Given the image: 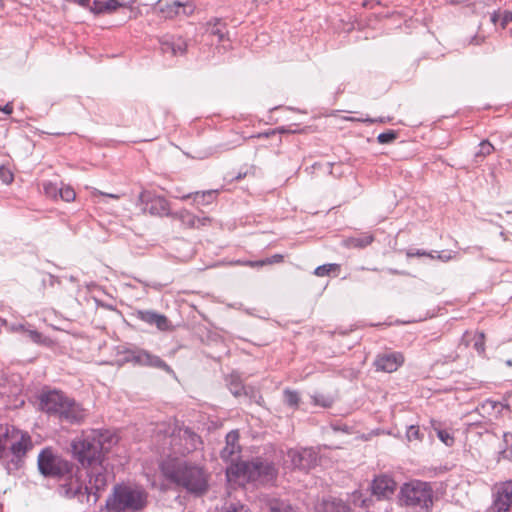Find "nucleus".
<instances>
[{"label": "nucleus", "mask_w": 512, "mask_h": 512, "mask_svg": "<svg viewBox=\"0 0 512 512\" xmlns=\"http://www.w3.org/2000/svg\"><path fill=\"white\" fill-rule=\"evenodd\" d=\"M133 316L150 326H156L159 331H168L171 328L169 319L154 310H136Z\"/></svg>", "instance_id": "f3484780"}, {"label": "nucleus", "mask_w": 512, "mask_h": 512, "mask_svg": "<svg viewBox=\"0 0 512 512\" xmlns=\"http://www.w3.org/2000/svg\"><path fill=\"white\" fill-rule=\"evenodd\" d=\"M105 9H108L109 14L115 12L117 9L122 8L119 0H106Z\"/></svg>", "instance_id": "de8ad7c7"}, {"label": "nucleus", "mask_w": 512, "mask_h": 512, "mask_svg": "<svg viewBox=\"0 0 512 512\" xmlns=\"http://www.w3.org/2000/svg\"><path fill=\"white\" fill-rule=\"evenodd\" d=\"M399 498L405 506L428 512L433 506V489L428 482L411 480L403 484Z\"/></svg>", "instance_id": "6e6552de"}, {"label": "nucleus", "mask_w": 512, "mask_h": 512, "mask_svg": "<svg viewBox=\"0 0 512 512\" xmlns=\"http://www.w3.org/2000/svg\"><path fill=\"white\" fill-rule=\"evenodd\" d=\"M160 471L169 483L193 496H203L209 489V474L198 464L173 458L163 461Z\"/></svg>", "instance_id": "f03ea898"}, {"label": "nucleus", "mask_w": 512, "mask_h": 512, "mask_svg": "<svg viewBox=\"0 0 512 512\" xmlns=\"http://www.w3.org/2000/svg\"><path fill=\"white\" fill-rule=\"evenodd\" d=\"M210 222V218L207 216L197 217L196 219V227L205 226Z\"/></svg>", "instance_id": "5fc2aeb1"}, {"label": "nucleus", "mask_w": 512, "mask_h": 512, "mask_svg": "<svg viewBox=\"0 0 512 512\" xmlns=\"http://www.w3.org/2000/svg\"><path fill=\"white\" fill-rule=\"evenodd\" d=\"M0 111L6 115H10L13 113V105L11 103H7L3 107H0Z\"/></svg>", "instance_id": "6e6d98bb"}, {"label": "nucleus", "mask_w": 512, "mask_h": 512, "mask_svg": "<svg viewBox=\"0 0 512 512\" xmlns=\"http://www.w3.org/2000/svg\"><path fill=\"white\" fill-rule=\"evenodd\" d=\"M511 406H512V396H505V397H503L502 401L486 399L477 406L476 410L483 417H490L493 414H495V415L501 414L504 411V409H510Z\"/></svg>", "instance_id": "6ab92c4d"}, {"label": "nucleus", "mask_w": 512, "mask_h": 512, "mask_svg": "<svg viewBox=\"0 0 512 512\" xmlns=\"http://www.w3.org/2000/svg\"><path fill=\"white\" fill-rule=\"evenodd\" d=\"M31 447V437L28 433H22L17 441L11 443L10 449L8 451L9 455L12 454V458L5 463V470L8 474L13 473L20 468L22 458Z\"/></svg>", "instance_id": "9b49d317"}, {"label": "nucleus", "mask_w": 512, "mask_h": 512, "mask_svg": "<svg viewBox=\"0 0 512 512\" xmlns=\"http://www.w3.org/2000/svg\"><path fill=\"white\" fill-rule=\"evenodd\" d=\"M395 480L388 475L376 476L371 482V493L377 499H388L390 498L396 489Z\"/></svg>", "instance_id": "2eb2a0df"}, {"label": "nucleus", "mask_w": 512, "mask_h": 512, "mask_svg": "<svg viewBox=\"0 0 512 512\" xmlns=\"http://www.w3.org/2000/svg\"><path fill=\"white\" fill-rule=\"evenodd\" d=\"M37 466L43 477L63 482L58 487L61 496L74 499V496L80 493V468L73 462L55 454L50 448H44L38 455Z\"/></svg>", "instance_id": "f257e3e1"}, {"label": "nucleus", "mask_w": 512, "mask_h": 512, "mask_svg": "<svg viewBox=\"0 0 512 512\" xmlns=\"http://www.w3.org/2000/svg\"><path fill=\"white\" fill-rule=\"evenodd\" d=\"M503 443L504 448L499 452L500 458L512 461V433H504Z\"/></svg>", "instance_id": "473e14b6"}, {"label": "nucleus", "mask_w": 512, "mask_h": 512, "mask_svg": "<svg viewBox=\"0 0 512 512\" xmlns=\"http://www.w3.org/2000/svg\"><path fill=\"white\" fill-rule=\"evenodd\" d=\"M374 241V236L370 233H363L359 236L349 237L344 243L348 248L363 249Z\"/></svg>", "instance_id": "5701e85b"}, {"label": "nucleus", "mask_w": 512, "mask_h": 512, "mask_svg": "<svg viewBox=\"0 0 512 512\" xmlns=\"http://www.w3.org/2000/svg\"><path fill=\"white\" fill-rule=\"evenodd\" d=\"M269 512H297L296 508L284 499L273 498L268 501Z\"/></svg>", "instance_id": "bb28decb"}, {"label": "nucleus", "mask_w": 512, "mask_h": 512, "mask_svg": "<svg viewBox=\"0 0 512 512\" xmlns=\"http://www.w3.org/2000/svg\"><path fill=\"white\" fill-rule=\"evenodd\" d=\"M179 448L176 451L181 455H187L196 451L201 445V437L191 428L178 429Z\"/></svg>", "instance_id": "ddd939ff"}, {"label": "nucleus", "mask_w": 512, "mask_h": 512, "mask_svg": "<svg viewBox=\"0 0 512 512\" xmlns=\"http://www.w3.org/2000/svg\"><path fill=\"white\" fill-rule=\"evenodd\" d=\"M124 360L135 365L160 369L166 371L169 374L174 373L173 369L164 360L144 349H127L124 352Z\"/></svg>", "instance_id": "1a4fd4ad"}, {"label": "nucleus", "mask_w": 512, "mask_h": 512, "mask_svg": "<svg viewBox=\"0 0 512 512\" xmlns=\"http://www.w3.org/2000/svg\"><path fill=\"white\" fill-rule=\"evenodd\" d=\"M339 269L336 263L323 264L315 268L314 274L319 277L328 276L332 271Z\"/></svg>", "instance_id": "c9c22d12"}, {"label": "nucleus", "mask_w": 512, "mask_h": 512, "mask_svg": "<svg viewBox=\"0 0 512 512\" xmlns=\"http://www.w3.org/2000/svg\"><path fill=\"white\" fill-rule=\"evenodd\" d=\"M160 50L163 54L183 56L187 52L188 43L182 36L166 35L159 40Z\"/></svg>", "instance_id": "dca6fc26"}, {"label": "nucleus", "mask_w": 512, "mask_h": 512, "mask_svg": "<svg viewBox=\"0 0 512 512\" xmlns=\"http://www.w3.org/2000/svg\"><path fill=\"white\" fill-rule=\"evenodd\" d=\"M492 512H512V480L499 487L491 506Z\"/></svg>", "instance_id": "4468645a"}, {"label": "nucleus", "mask_w": 512, "mask_h": 512, "mask_svg": "<svg viewBox=\"0 0 512 512\" xmlns=\"http://www.w3.org/2000/svg\"><path fill=\"white\" fill-rule=\"evenodd\" d=\"M220 512H247V509L241 503H225Z\"/></svg>", "instance_id": "37998d69"}, {"label": "nucleus", "mask_w": 512, "mask_h": 512, "mask_svg": "<svg viewBox=\"0 0 512 512\" xmlns=\"http://www.w3.org/2000/svg\"><path fill=\"white\" fill-rule=\"evenodd\" d=\"M505 364H506L507 366L511 367V366H512V360H511V359L506 360V361H505Z\"/></svg>", "instance_id": "774afa93"}, {"label": "nucleus", "mask_w": 512, "mask_h": 512, "mask_svg": "<svg viewBox=\"0 0 512 512\" xmlns=\"http://www.w3.org/2000/svg\"><path fill=\"white\" fill-rule=\"evenodd\" d=\"M332 428L334 431H344V432H347L349 431V427L345 424H334L332 425Z\"/></svg>", "instance_id": "bf43d9fd"}, {"label": "nucleus", "mask_w": 512, "mask_h": 512, "mask_svg": "<svg viewBox=\"0 0 512 512\" xmlns=\"http://www.w3.org/2000/svg\"><path fill=\"white\" fill-rule=\"evenodd\" d=\"M216 190H208L203 192L189 193L181 196L182 200L193 198L194 203L208 205L216 198Z\"/></svg>", "instance_id": "b1692460"}, {"label": "nucleus", "mask_w": 512, "mask_h": 512, "mask_svg": "<svg viewBox=\"0 0 512 512\" xmlns=\"http://www.w3.org/2000/svg\"><path fill=\"white\" fill-rule=\"evenodd\" d=\"M432 427L437 432V437L443 442L446 446H452L454 443L453 436L445 429H442L437 421H431Z\"/></svg>", "instance_id": "2f4dec72"}, {"label": "nucleus", "mask_w": 512, "mask_h": 512, "mask_svg": "<svg viewBox=\"0 0 512 512\" xmlns=\"http://www.w3.org/2000/svg\"><path fill=\"white\" fill-rule=\"evenodd\" d=\"M500 18H501V22H500V26L501 28H505V26L512 22V12L511 11H508V10H504V11H500Z\"/></svg>", "instance_id": "49530a36"}, {"label": "nucleus", "mask_w": 512, "mask_h": 512, "mask_svg": "<svg viewBox=\"0 0 512 512\" xmlns=\"http://www.w3.org/2000/svg\"><path fill=\"white\" fill-rule=\"evenodd\" d=\"M404 363V356L400 352L379 354L376 356L373 365L377 371L392 373Z\"/></svg>", "instance_id": "a211bd4d"}, {"label": "nucleus", "mask_w": 512, "mask_h": 512, "mask_svg": "<svg viewBox=\"0 0 512 512\" xmlns=\"http://www.w3.org/2000/svg\"><path fill=\"white\" fill-rule=\"evenodd\" d=\"M171 218L178 219L184 226L188 228H194L196 227V219L197 216H195L193 213L188 211L187 209H181L179 211H172Z\"/></svg>", "instance_id": "c85d7f7f"}, {"label": "nucleus", "mask_w": 512, "mask_h": 512, "mask_svg": "<svg viewBox=\"0 0 512 512\" xmlns=\"http://www.w3.org/2000/svg\"><path fill=\"white\" fill-rule=\"evenodd\" d=\"M334 401V398L329 394L315 392L314 394L311 395V403L314 406L330 408L334 404Z\"/></svg>", "instance_id": "7c9ffc66"}, {"label": "nucleus", "mask_w": 512, "mask_h": 512, "mask_svg": "<svg viewBox=\"0 0 512 512\" xmlns=\"http://www.w3.org/2000/svg\"><path fill=\"white\" fill-rule=\"evenodd\" d=\"M283 261V255L281 254H274L270 257H267L265 259L256 260V261H237L238 264L249 266V267H262L264 265H271L280 263Z\"/></svg>", "instance_id": "c756f323"}, {"label": "nucleus", "mask_w": 512, "mask_h": 512, "mask_svg": "<svg viewBox=\"0 0 512 512\" xmlns=\"http://www.w3.org/2000/svg\"><path fill=\"white\" fill-rule=\"evenodd\" d=\"M195 11V4L192 1H181L180 15L190 16Z\"/></svg>", "instance_id": "c03bdc74"}, {"label": "nucleus", "mask_w": 512, "mask_h": 512, "mask_svg": "<svg viewBox=\"0 0 512 512\" xmlns=\"http://www.w3.org/2000/svg\"><path fill=\"white\" fill-rule=\"evenodd\" d=\"M407 257H422L429 255L426 251L421 249H409L406 253Z\"/></svg>", "instance_id": "603ef678"}, {"label": "nucleus", "mask_w": 512, "mask_h": 512, "mask_svg": "<svg viewBox=\"0 0 512 512\" xmlns=\"http://www.w3.org/2000/svg\"><path fill=\"white\" fill-rule=\"evenodd\" d=\"M398 137V132L395 130H387L385 132L380 133L377 136V141L380 144H390Z\"/></svg>", "instance_id": "4c0bfd02"}, {"label": "nucleus", "mask_w": 512, "mask_h": 512, "mask_svg": "<svg viewBox=\"0 0 512 512\" xmlns=\"http://www.w3.org/2000/svg\"><path fill=\"white\" fill-rule=\"evenodd\" d=\"M89 470L87 471L88 484L84 485L82 481L81 471L78 473V483L80 486V493L75 495L74 498H77L81 503L90 502L91 497L92 502L96 503L100 497V492L103 491L108 484V471L103 466V462H99V464L88 465Z\"/></svg>", "instance_id": "0eeeda50"}, {"label": "nucleus", "mask_w": 512, "mask_h": 512, "mask_svg": "<svg viewBox=\"0 0 512 512\" xmlns=\"http://www.w3.org/2000/svg\"><path fill=\"white\" fill-rule=\"evenodd\" d=\"M139 205L142 211L152 216L170 217L172 215L167 199L151 191L144 190L139 194Z\"/></svg>", "instance_id": "9d476101"}, {"label": "nucleus", "mask_w": 512, "mask_h": 512, "mask_svg": "<svg viewBox=\"0 0 512 512\" xmlns=\"http://www.w3.org/2000/svg\"><path fill=\"white\" fill-rule=\"evenodd\" d=\"M8 458H9V451L6 448L5 443H3L2 440H0V461L2 462L4 467H5V463L7 461H9Z\"/></svg>", "instance_id": "09e8293b"}, {"label": "nucleus", "mask_w": 512, "mask_h": 512, "mask_svg": "<svg viewBox=\"0 0 512 512\" xmlns=\"http://www.w3.org/2000/svg\"><path fill=\"white\" fill-rule=\"evenodd\" d=\"M104 6L105 1L94 0L92 5L89 4L87 9H89V11L94 15L109 14L108 9H105Z\"/></svg>", "instance_id": "a19ab883"}, {"label": "nucleus", "mask_w": 512, "mask_h": 512, "mask_svg": "<svg viewBox=\"0 0 512 512\" xmlns=\"http://www.w3.org/2000/svg\"><path fill=\"white\" fill-rule=\"evenodd\" d=\"M361 506L362 507H368L367 505V500L366 499H363L362 502H361Z\"/></svg>", "instance_id": "69168bd1"}, {"label": "nucleus", "mask_w": 512, "mask_h": 512, "mask_svg": "<svg viewBox=\"0 0 512 512\" xmlns=\"http://www.w3.org/2000/svg\"><path fill=\"white\" fill-rule=\"evenodd\" d=\"M473 347L475 351L480 355L483 356L485 354V334L484 332L477 333Z\"/></svg>", "instance_id": "ea45409f"}, {"label": "nucleus", "mask_w": 512, "mask_h": 512, "mask_svg": "<svg viewBox=\"0 0 512 512\" xmlns=\"http://www.w3.org/2000/svg\"><path fill=\"white\" fill-rule=\"evenodd\" d=\"M235 474L245 477L249 482L260 484L273 483L278 476V468L274 462L261 457L248 461H240L235 465Z\"/></svg>", "instance_id": "423d86ee"}, {"label": "nucleus", "mask_w": 512, "mask_h": 512, "mask_svg": "<svg viewBox=\"0 0 512 512\" xmlns=\"http://www.w3.org/2000/svg\"><path fill=\"white\" fill-rule=\"evenodd\" d=\"M239 441V432L238 430H231L227 433L225 437L226 445L220 451V457L223 461L228 462L232 461V457L235 453H239L241 451V447L238 444Z\"/></svg>", "instance_id": "aec40b11"}, {"label": "nucleus", "mask_w": 512, "mask_h": 512, "mask_svg": "<svg viewBox=\"0 0 512 512\" xmlns=\"http://www.w3.org/2000/svg\"><path fill=\"white\" fill-rule=\"evenodd\" d=\"M275 130H277V132H276V133H280V134H281V133H285V132H286V129H285L284 127H278V128H276Z\"/></svg>", "instance_id": "e2e57ef3"}, {"label": "nucleus", "mask_w": 512, "mask_h": 512, "mask_svg": "<svg viewBox=\"0 0 512 512\" xmlns=\"http://www.w3.org/2000/svg\"><path fill=\"white\" fill-rule=\"evenodd\" d=\"M30 339L35 343H41L43 339V335L37 330H29L28 331Z\"/></svg>", "instance_id": "3c124183"}, {"label": "nucleus", "mask_w": 512, "mask_h": 512, "mask_svg": "<svg viewBox=\"0 0 512 512\" xmlns=\"http://www.w3.org/2000/svg\"><path fill=\"white\" fill-rule=\"evenodd\" d=\"M207 25H208L207 31L211 35L217 36L219 42H222L225 40V37L228 33L225 22H223L219 18H215V19L209 21Z\"/></svg>", "instance_id": "393cba45"}, {"label": "nucleus", "mask_w": 512, "mask_h": 512, "mask_svg": "<svg viewBox=\"0 0 512 512\" xmlns=\"http://www.w3.org/2000/svg\"><path fill=\"white\" fill-rule=\"evenodd\" d=\"M0 179L4 184H10L13 181L12 172L5 166H0Z\"/></svg>", "instance_id": "a18cd8bd"}, {"label": "nucleus", "mask_w": 512, "mask_h": 512, "mask_svg": "<svg viewBox=\"0 0 512 512\" xmlns=\"http://www.w3.org/2000/svg\"><path fill=\"white\" fill-rule=\"evenodd\" d=\"M424 433L421 432L419 426L417 425H409L406 429V438L409 442L418 441L421 442L423 440Z\"/></svg>", "instance_id": "f704fd0d"}, {"label": "nucleus", "mask_w": 512, "mask_h": 512, "mask_svg": "<svg viewBox=\"0 0 512 512\" xmlns=\"http://www.w3.org/2000/svg\"><path fill=\"white\" fill-rule=\"evenodd\" d=\"M317 512H349L350 506L347 502L336 497H326L316 507Z\"/></svg>", "instance_id": "412c9836"}, {"label": "nucleus", "mask_w": 512, "mask_h": 512, "mask_svg": "<svg viewBox=\"0 0 512 512\" xmlns=\"http://www.w3.org/2000/svg\"><path fill=\"white\" fill-rule=\"evenodd\" d=\"M481 251H482V247H479V246L468 247L465 249L466 253H475V252H481Z\"/></svg>", "instance_id": "052dcab7"}, {"label": "nucleus", "mask_w": 512, "mask_h": 512, "mask_svg": "<svg viewBox=\"0 0 512 512\" xmlns=\"http://www.w3.org/2000/svg\"><path fill=\"white\" fill-rule=\"evenodd\" d=\"M39 408L49 415H57L60 420L78 424L85 418V412L74 399L58 390H49L39 395Z\"/></svg>", "instance_id": "39448f33"}, {"label": "nucleus", "mask_w": 512, "mask_h": 512, "mask_svg": "<svg viewBox=\"0 0 512 512\" xmlns=\"http://www.w3.org/2000/svg\"><path fill=\"white\" fill-rule=\"evenodd\" d=\"M357 120L359 122L373 124V123H376V122L385 123V122L389 121L390 118H384V117L370 118V117H366L365 119H357Z\"/></svg>", "instance_id": "8fccbe9b"}, {"label": "nucleus", "mask_w": 512, "mask_h": 512, "mask_svg": "<svg viewBox=\"0 0 512 512\" xmlns=\"http://www.w3.org/2000/svg\"><path fill=\"white\" fill-rule=\"evenodd\" d=\"M271 0H257L259 4H268Z\"/></svg>", "instance_id": "0e129e2a"}, {"label": "nucleus", "mask_w": 512, "mask_h": 512, "mask_svg": "<svg viewBox=\"0 0 512 512\" xmlns=\"http://www.w3.org/2000/svg\"><path fill=\"white\" fill-rule=\"evenodd\" d=\"M6 325V320L0 317V327Z\"/></svg>", "instance_id": "338daca9"}, {"label": "nucleus", "mask_w": 512, "mask_h": 512, "mask_svg": "<svg viewBox=\"0 0 512 512\" xmlns=\"http://www.w3.org/2000/svg\"><path fill=\"white\" fill-rule=\"evenodd\" d=\"M59 195L61 199L64 200L65 202H71L76 197L74 189L70 186H62L59 189Z\"/></svg>", "instance_id": "79ce46f5"}, {"label": "nucleus", "mask_w": 512, "mask_h": 512, "mask_svg": "<svg viewBox=\"0 0 512 512\" xmlns=\"http://www.w3.org/2000/svg\"><path fill=\"white\" fill-rule=\"evenodd\" d=\"M277 132V130H268V131H264V132H260L256 135H253L252 137H255V138H269L271 137L272 135H275Z\"/></svg>", "instance_id": "864d4df0"}, {"label": "nucleus", "mask_w": 512, "mask_h": 512, "mask_svg": "<svg viewBox=\"0 0 512 512\" xmlns=\"http://www.w3.org/2000/svg\"><path fill=\"white\" fill-rule=\"evenodd\" d=\"M478 147V151L475 153L476 158H484L494 151V146L488 140H482Z\"/></svg>", "instance_id": "e433bc0d"}, {"label": "nucleus", "mask_w": 512, "mask_h": 512, "mask_svg": "<svg viewBox=\"0 0 512 512\" xmlns=\"http://www.w3.org/2000/svg\"><path fill=\"white\" fill-rule=\"evenodd\" d=\"M159 6V12L165 17V18H173L175 16H180V9H181V1L174 0L171 2H164L161 1L158 2Z\"/></svg>", "instance_id": "a878e982"}, {"label": "nucleus", "mask_w": 512, "mask_h": 512, "mask_svg": "<svg viewBox=\"0 0 512 512\" xmlns=\"http://www.w3.org/2000/svg\"><path fill=\"white\" fill-rule=\"evenodd\" d=\"M245 139H246L245 137H240L237 133H234L232 139L221 142L215 146L209 147L207 149L205 155L202 156L201 158L210 157L215 154H219V153H222L225 151L232 150V149L242 145L243 142L245 141Z\"/></svg>", "instance_id": "4be33fe9"}, {"label": "nucleus", "mask_w": 512, "mask_h": 512, "mask_svg": "<svg viewBox=\"0 0 512 512\" xmlns=\"http://www.w3.org/2000/svg\"><path fill=\"white\" fill-rule=\"evenodd\" d=\"M388 273L392 274V275H400V274H403V272L397 270V269H394V268H388L387 269Z\"/></svg>", "instance_id": "680f3d73"}, {"label": "nucleus", "mask_w": 512, "mask_h": 512, "mask_svg": "<svg viewBox=\"0 0 512 512\" xmlns=\"http://www.w3.org/2000/svg\"><path fill=\"white\" fill-rule=\"evenodd\" d=\"M148 492L140 485L117 483L107 497L105 508L108 512H141L149 501Z\"/></svg>", "instance_id": "20e7f679"}, {"label": "nucleus", "mask_w": 512, "mask_h": 512, "mask_svg": "<svg viewBox=\"0 0 512 512\" xmlns=\"http://www.w3.org/2000/svg\"><path fill=\"white\" fill-rule=\"evenodd\" d=\"M116 442L115 435L110 431L92 429L72 442V453L83 467L99 464Z\"/></svg>", "instance_id": "7ed1b4c3"}, {"label": "nucleus", "mask_w": 512, "mask_h": 512, "mask_svg": "<svg viewBox=\"0 0 512 512\" xmlns=\"http://www.w3.org/2000/svg\"><path fill=\"white\" fill-rule=\"evenodd\" d=\"M284 402L287 406L297 409L300 403L299 393L295 390H284Z\"/></svg>", "instance_id": "72a5a7b5"}, {"label": "nucleus", "mask_w": 512, "mask_h": 512, "mask_svg": "<svg viewBox=\"0 0 512 512\" xmlns=\"http://www.w3.org/2000/svg\"><path fill=\"white\" fill-rule=\"evenodd\" d=\"M287 456L293 468L308 471L317 464L318 454L312 448H291Z\"/></svg>", "instance_id": "f8f14e48"}, {"label": "nucleus", "mask_w": 512, "mask_h": 512, "mask_svg": "<svg viewBox=\"0 0 512 512\" xmlns=\"http://www.w3.org/2000/svg\"><path fill=\"white\" fill-rule=\"evenodd\" d=\"M122 8L131 9L136 0H119Z\"/></svg>", "instance_id": "4d7b16f0"}, {"label": "nucleus", "mask_w": 512, "mask_h": 512, "mask_svg": "<svg viewBox=\"0 0 512 512\" xmlns=\"http://www.w3.org/2000/svg\"><path fill=\"white\" fill-rule=\"evenodd\" d=\"M242 396L247 398L249 402L259 403V401L262 399L259 390L252 386H246Z\"/></svg>", "instance_id": "58836bf2"}, {"label": "nucleus", "mask_w": 512, "mask_h": 512, "mask_svg": "<svg viewBox=\"0 0 512 512\" xmlns=\"http://www.w3.org/2000/svg\"><path fill=\"white\" fill-rule=\"evenodd\" d=\"M226 382L229 391L235 397H241L243 395L246 386L242 383V380L238 374H230L229 377L226 379Z\"/></svg>", "instance_id": "cd10ccee"}, {"label": "nucleus", "mask_w": 512, "mask_h": 512, "mask_svg": "<svg viewBox=\"0 0 512 512\" xmlns=\"http://www.w3.org/2000/svg\"><path fill=\"white\" fill-rule=\"evenodd\" d=\"M490 19H491V22L494 23L495 25H497V24L500 25V22H501L500 11L493 12Z\"/></svg>", "instance_id": "13d9d810"}]
</instances>
